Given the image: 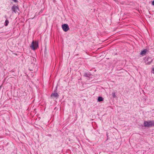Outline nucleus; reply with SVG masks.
<instances>
[{
    "label": "nucleus",
    "mask_w": 154,
    "mask_h": 154,
    "mask_svg": "<svg viewBox=\"0 0 154 154\" xmlns=\"http://www.w3.org/2000/svg\"><path fill=\"white\" fill-rule=\"evenodd\" d=\"M103 98L101 97H99L98 98L97 100L98 102L103 101Z\"/></svg>",
    "instance_id": "obj_8"
},
{
    "label": "nucleus",
    "mask_w": 154,
    "mask_h": 154,
    "mask_svg": "<svg viewBox=\"0 0 154 154\" xmlns=\"http://www.w3.org/2000/svg\"><path fill=\"white\" fill-rule=\"evenodd\" d=\"M152 71H154V68L152 69Z\"/></svg>",
    "instance_id": "obj_13"
},
{
    "label": "nucleus",
    "mask_w": 154,
    "mask_h": 154,
    "mask_svg": "<svg viewBox=\"0 0 154 154\" xmlns=\"http://www.w3.org/2000/svg\"><path fill=\"white\" fill-rule=\"evenodd\" d=\"M144 126L146 127H150L154 126V121H144Z\"/></svg>",
    "instance_id": "obj_1"
},
{
    "label": "nucleus",
    "mask_w": 154,
    "mask_h": 154,
    "mask_svg": "<svg viewBox=\"0 0 154 154\" xmlns=\"http://www.w3.org/2000/svg\"><path fill=\"white\" fill-rule=\"evenodd\" d=\"M90 75L87 73H85L84 75V76L87 77H89Z\"/></svg>",
    "instance_id": "obj_10"
},
{
    "label": "nucleus",
    "mask_w": 154,
    "mask_h": 154,
    "mask_svg": "<svg viewBox=\"0 0 154 154\" xmlns=\"http://www.w3.org/2000/svg\"><path fill=\"white\" fill-rule=\"evenodd\" d=\"M9 21L8 20L6 19L4 25L5 26H7L9 23Z\"/></svg>",
    "instance_id": "obj_9"
},
{
    "label": "nucleus",
    "mask_w": 154,
    "mask_h": 154,
    "mask_svg": "<svg viewBox=\"0 0 154 154\" xmlns=\"http://www.w3.org/2000/svg\"><path fill=\"white\" fill-rule=\"evenodd\" d=\"M11 10L12 12L16 13L18 12V11H19V8L18 6L14 5L12 6Z\"/></svg>",
    "instance_id": "obj_4"
},
{
    "label": "nucleus",
    "mask_w": 154,
    "mask_h": 154,
    "mask_svg": "<svg viewBox=\"0 0 154 154\" xmlns=\"http://www.w3.org/2000/svg\"><path fill=\"white\" fill-rule=\"evenodd\" d=\"M38 47V43L36 41H32L30 47L33 50H35Z\"/></svg>",
    "instance_id": "obj_3"
},
{
    "label": "nucleus",
    "mask_w": 154,
    "mask_h": 154,
    "mask_svg": "<svg viewBox=\"0 0 154 154\" xmlns=\"http://www.w3.org/2000/svg\"><path fill=\"white\" fill-rule=\"evenodd\" d=\"M152 5H153L154 6V1H153L152 2Z\"/></svg>",
    "instance_id": "obj_12"
},
{
    "label": "nucleus",
    "mask_w": 154,
    "mask_h": 154,
    "mask_svg": "<svg viewBox=\"0 0 154 154\" xmlns=\"http://www.w3.org/2000/svg\"><path fill=\"white\" fill-rule=\"evenodd\" d=\"M145 62L146 63V64L149 65L153 61V59L152 57H145L144 59Z\"/></svg>",
    "instance_id": "obj_2"
},
{
    "label": "nucleus",
    "mask_w": 154,
    "mask_h": 154,
    "mask_svg": "<svg viewBox=\"0 0 154 154\" xmlns=\"http://www.w3.org/2000/svg\"><path fill=\"white\" fill-rule=\"evenodd\" d=\"M62 28L64 32H66L69 29V27L67 24H64L62 25Z\"/></svg>",
    "instance_id": "obj_5"
},
{
    "label": "nucleus",
    "mask_w": 154,
    "mask_h": 154,
    "mask_svg": "<svg viewBox=\"0 0 154 154\" xmlns=\"http://www.w3.org/2000/svg\"><path fill=\"white\" fill-rule=\"evenodd\" d=\"M147 52V50L146 49H144V50L141 51L140 53V54L141 55L143 56L144 55H145Z\"/></svg>",
    "instance_id": "obj_6"
},
{
    "label": "nucleus",
    "mask_w": 154,
    "mask_h": 154,
    "mask_svg": "<svg viewBox=\"0 0 154 154\" xmlns=\"http://www.w3.org/2000/svg\"><path fill=\"white\" fill-rule=\"evenodd\" d=\"M112 96L114 98L116 97V95L115 93H112Z\"/></svg>",
    "instance_id": "obj_11"
},
{
    "label": "nucleus",
    "mask_w": 154,
    "mask_h": 154,
    "mask_svg": "<svg viewBox=\"0 0 154 154\" xmlns=\"http://www.w3.org/2000/svg\"><path fill=\"white\" fill-rule=\"evenodd\" d=\"M114 1H116V0H114Z\"/></svg>",
    "instance_id": "obj_15"
},
{
    "label": "nucleus",
    "mask_w": 154,
    "mask_h": 154,
    "mask_svg": "<svg viewBox=\"0 0 154 154\" xmlns=\"http://www.w3.org/2000/svg\"><path fill=\"white\" fill-rule=\"evenodd\" d=\"M51 96H54V97H58L59 95L57 93H54L51 94Z\"/></svg>",
    "instance_id": "obj_7"
},
{
    "label": "nucleus",
    "mask_w": 154,
    "mask_h": 154,
    "mask_svg": "<svg viewBox=\"0 0 154 154\" xmlns=\"http://www.w3.org/2000/svg\"><path fill=\"white\" fill-rule=\"evenodd\" d=\"M114 1H116V0H114Z\"/></svg>",
    "instance_id": "obj_14"
}]
</instances>
